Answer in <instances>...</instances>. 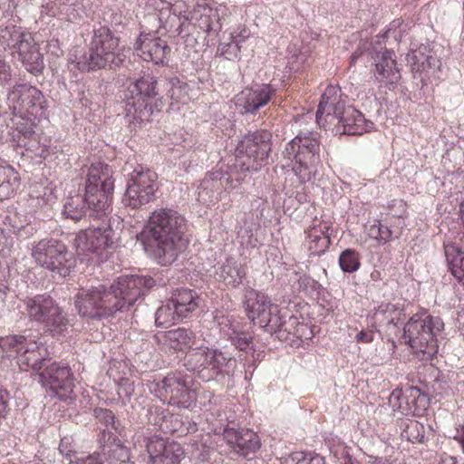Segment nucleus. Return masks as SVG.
<instances>
[{
	"mask_svg": "<svg viewBox=\"0 0 464 464\" xmlns=\"http://www.w3.org/2000/svg\"><path fill=\"white\" fill-rule=\"evenodd\" d=\"M154 285L155 280L150 276H122L109 286L99 285L81 289L75 296V308L82 317L108 318L133 305Z\"/></svg>",
	"mask_w": 464,
	"mask_h": 464,
	"instance_id": "obj_1",
	"label": "nucleus"
},
{
	"mask_svg": "<svg viewBox=\"0 0 464 464\" xmlns=\"http://www.w3.org/2000/svg\"><path fill=\"white\" fill-rule=\"evenodd\" d=\"M146 6L148 22L158 20L170 36H178L183 33L188 34L190 26L208 34H215L220 29L217 10L207 5H198L189 14H187V5L183 1L171 5L165 0H148Z\"/></svg>",
	"mask_w": 464,
	"mask_h": 464,
	"instance_id": "obj_2",
	"label": "nucleus"
},
{
	"mask_svg": "<svg viewBox=\"0 0 464 464\" xmlns=\"http://www.w3.org/2000/svg\"><path fill=\"white\" fill-rule=\"evenodd\" d=\"M186 226V218L173 208H157L150 215L144 231L155 244L154 256L161 266L173 263L185 248Z\"/></svg>",
	"mask_w": 464,
	"mask_h": 464,
	"instance_id": "obj_3",
	"label": "nucleus"
},
{
	"mask_svg": "<svg viewBox=\"0 0 464 464\" xmlns=\"http://www.w3.org/2000/svg\"><path fill=\"white\" fill-rule=\"evenodd\" d=\"M317 124L335 134L362 135L370 131L373 123L353 106L347 104L341 90L328 86L321 97L316 111Z\"/></svg>",
	"mask_w": 464,
	"mask_h": 464,
	"instance_id": "obj_4",
	"label": "nucleus"
},
{
	"mask_svg": "<svg viewBox=\"0 0 464 464\" xmlns=\"http://www.w3.org/2000/svg\"><path fill=\"white\" fill-rule=\"evenodd\" d=\"M246 304L248 318L277 339L286 341L291 334L305 340L313 337V331L307 324L299 323L297 317L289 316L285 320L279 306L265 293L248 291Z\"/></svg>",
	"mask_w": 464,
	"mask_h": 464,
	"instance_id": "obj_5",
	"label": "nucleus"
},
{
	"mask_svg": "<svg viewBox=\"0 0 464 464\" xmlns=\"http://www.w3.org/2000/svg\"><path fill=\"white\" fill-rule=\"evenodd\" d=\"M444 328L439 316L413 315L404 325L403 337L421 361L431 360L438 353L437 334Z\"/></svg>",
	"mask_w": 464,
	"mask_h": 464,
	"instance_id": "obj_6",
	"label": "nucleus"
},
{
	"mask_svg": "<svg viewBox=\"0 0 464 464\" xmlns=\"http://www.w3.org/2000/svg\"><path fill=\"white\" fill-rule=\"evenodd\" d=\"M24 304L29 320L41 325L44 333L53 337L64 335L72 325L67 313L47 294L26 297Z\"/></svg>",
	"mask_w": 464,
	"mask_h": 464,
	"instance_id": "obj_7",
	"label": "nucleus"
},
{
	"mask_svg": "<svg viewBox=\"0 0 464 464\" xmlns=\"http://www.w3.org/2000/svg\"><path fill=\"white\" fill-rule=\"evenodd\" d=\"M0 348L6 357L16 359L22 371L38 372L49 357L46 346L32 334L1 337Z\"/></svg>",
	"mask_w": 464,
	"mask_h": 464,
	"instance_id": "obj_8",
	"label": "nucleus"
},
{
	"mask_svg": "<svg viewBox=\"0 0 464 464\" xmlns=\"http://www.w3.org/2000/svg\"><path fill=\"white\" fill-rule=\"evenodd\" d=\"M0 45L4 50H9L14 57L17 55L31 73L37 74L44 69V56L32 34L25 29L15 25L5 26L0 32Z\"/></svg>",
	"mask_w": 464,
	"mask_h": 464,
	"instance_id": "obj_9",
	"label": "nucleus"
},
{
	"mask_svg": "<svg viewBox=\"0 0 464 464\" xmlns=\"http://www.w3.org/2000/svg\"><path fill=\"white\" fill-rule=\"evenodd\" d=\"M119 39L105 26L93 31L89 53L75 56L72 63L81 71L102 69L115 62Z\"/></svg>",
	"mask_w": 464,
	"mask_h": 464,
	"instance_id": "obj_10",
	"label": "nucleus"
},
{
	"mask_svg": "<svg viewBox=\"0 0 464 464\" xmlns=\"http://www.w3.org/2000/svg\"><path fill=\"white\" fill-rule=\"evenodd\" d=\"M319 149L318 140L311 133L299 134L286 144L284 153L293 158V170L301 182L309 181L314 175L320 162Z\"/></svg>",
	"mask_w": 464,
	"mask_h": 464,
	"instance_id": "obj_11",
	"label": "nucleus"
},
{
	"mask_svg": "<svg viewBox=\"0 0 464 464\" xmlns=\"http://www.w3.org/2000/svg\"><path fill=\"white\" fill-rule=\"evenodd\" d=\"M31 256L34 262L62 277L74 266L72 254L66 246L53 238H44L33 246Z\"/></svg>",
	"mask_w": 464,
	"mask_h": 464,
	"instance_id": "obj_12",
	"label": "nucleus"
},
{
	"mask_svg": "<svg viewBox=\"0 0 464 464\" xmlns=\"http://www.w3.org/2000/svg\"><path fill=\"white\" fill-rule=\"evenodd\" d=\"M272 134L265 130L246 134L236 149L237 165L245 171H256L271 150Z\"/></svg>",
	"mask_w": 464,
	"mask_h": 464,
	"instance_id": "obj_13",
	"label": "nucleus"
},
{
	"mask_svg": "<svg viewBox=\"0 0 464 464\" xmlns=\"http://www.w3.org/2000/svg\"><path fill=\"white\" fill-rule=\"evenodd\" d=\"M126 96V112L134 121H149L152 114L151 101L157 96V81L148 74L130 82Z\"/></svg>",
	"mask_w": 464,
	"mask_h": 464,
	"instance_id": "obj_14",
	"label": "nucleus"
},
{
	"mask_svg": "<svg viewBox=\"0 0 464 464\" xmlns=\"http://www.w3.org/2000/svg\"><path fill=\"white\" fill-rule=\"evenodd\" d=\"M158 385L164 396L169 397L170 404L182 408L191 407L198 397L208 399L209 402L214 397L209 391H202L199 395L193 378L180 372L167 375Z\"/></svg>",
	"mask_w": 464,
	"mask_h": 464,
	"instance_id": "obj_15",
	"label": "nucleus"
},
{
	"mask_svg": "<svg viewBox=\"0 0 464 464\" xmlns=\"http://www.w3.org/2000/svg\"><path fill=\"white\" fill-rule=\"evenodd\" d=\"M90 227L80 232L73 240L79 256H85L88 260L90 255H95L98 257L102 256V252L111 246L113 241V230L111 229L110 220L102 219L99 221L90 220Z\"/></svg>",
	"mask_w": 464,
	"mask_h": 464,
	"instance_id": "obj_16",
	"label": "nucleus"
},
{
	"mask_svg": "<svg viewBox=\"0 0 464 464\" xmlns=\"http://www.w3.org/2000/svg\"><path fill=\"white\" fill-rule=\"evenodd\" d=\"M157 179L155 171L144 170L142 167L135 169L127 183L123 198L125 205L138 208L153 200L158 188Z\"/></svg>",
	"mask_w": 464,
	"mask_h": 464,
	"instance_id": "obj_17",
	"label": "nucleus"
},
{
	"mask_svg": "<svg viewBox=\"0 0 464 464\" xmlns=\"http://www.w3.org/2000/svg\"><path fill=\"white\" fill-rule=\"evenodd\" d=\"M7 104L13 114L40 118L44 113L45 101L42 92L27 83L13 86L7 95Z\"/></svg>",
	"mask_w": 464,
	"mask_h": 464,
	"instance_id": "obj_18",
	"label": "nucleus"
},
{
	"mask_svg": "<svg viewBox=\"0 0 464 464\" xmlns=\"http://www.w3.org/2000/svg\"><path fill=\"white\" fill-rule=\"evenodd\" d=\"M35 119L33 116L14 114L10 140L15 147L24 148L44 160L51 159L52 148L41 145L34 130Z\"/></svg>",
	"mask_w": 464,
	"mask_h": 464,
	"instance_id": "obj_19",
	"label": "nucleus"
},
{
	"mask_svg": "<svg viewBox=\"0 0 464 464\" xmlns=\"http://www.w3.org/2000/svg\"><path fill=\"white\" fill-rule=\"evenodd\" d=\"M169 34L160 26L156 31L141 33L135 43V52L138 56L146 62L155 64L164 63L170 52L167 42L162 40L160 34Z\"/></svg>",
	"mask_w": 464,
	"mask_h": 464,
	"instance_id": "obj_20",
	"label": "nucleus"
},
{
	"mask_svg": "<svg viewBox=\"0 0 464 464\" xmlns=\"http://www.w3.org/2000/svg\"><path fill=\"white\" fill-rule=\"evenodd\" d=\"M407 63L410 64L415 78H420L426 84L432 78H439L437 73L441 62L436 53L426 45H420L407 54Z\"/></svg>",
	"mask_w": 464,
	"mask_h": 464,
	"instance_id": "obj_21",
	"label": "nucleus"
},
{
	"mask_svg": "<svg viewBox=\"0 0 464 464\" xmlns=\"http://www.w3.org/2000/svg\"><path fill=\"white\" fill-rule=\"evenodd\" d=\"M40 380L43 386L53 391L61 399L66 398L74 386L71 369L58 362L46 367L40 373Z\"/></svg>",
	"mask_w": 464,
	"mask_h": 464,
	"instance_id": "obj_22",
	"label": "nucleus"
},
{
	"mask_svg": "<svg viewBox=\"0 0 464 464\" xmlns=\"http://www.w3.org/2000/svg\"><path fill=\"white\" fill-rule=\"evenodd\" d=\"M276 92L271 84L255 85L237 94L234 102L241 113L255 114L270 102Z\"/></svg>",
	"mask_w": 464,
	"mask_h": 464,
	"instance_id": "obj_23",
	"label": "nucleus"
},
{
	"mask_svg": "<svg viewBox=\"0 0 464 464\" xmlns=\"http://www.w3.org/2000/svg\"><path fill=\"white\" fill-rule=\"evenodd\" d=\"M223 439L232 452L247 458L258 451L261 442L258 435L246 428H225Z\"/></svg>",
	"mask_w": 464,
	"mask_h": 464,
	"instance_id": "obj_24",
	"label": "nucleus"
},
{
	"mask_svg": "<svg viewBox=\"0 0 464 464\" xmlns=\"http://www.w3.org/2000/svg\"><path fill=\"white\" fill-rule=\"evenodd\" d=\"M146 448L151 464H180L184 458L179 442L156 436L149 439Z\"/></svg>",
	"mask_w": 464,
	"mask_h": 464,
	"instance_id": "obj_25",
	"label": "nucleus"
},
{
	"mask_svg": "<svg viewBox=\"0 0 464 464\" xmlns=\"http://www.w3.org/2000/svg\"><path fill=\"white\" fill-rule=\"evenodd\" d=\"M154 338L163 350L177 353L192 349L196 335L190 329L179 327L166 332H158Z\"/></svg>",
	"mask_w": 464,
	"mask_h": 464,
	"instance_id": "obj_26",
	"label": "nucleus"
},
{
	"mask_svg": "<svg viewBox=\"0 0 464 464\" xmlns=\"http://www.w3.org/2000/svg\"><path fill=\"white\" fill-rule=\"evenodd\" d=\"M393 52L385 49L377 53L375 61V79L381 85L389 86L390 89L394 87L401 79V73L396 65Z\"/></svg>",
	"mask_w": 464,
	"mask_h": 464,
	"instance_id": "obj_27",
	"label": "nucleus"
},
{
	"mask_svg": "<svg viewBox=\"0 0 464 464\" xmlns=\"http://www.w3.org/2000/svg\"><path fill=\"white\" fill-rule=\"evenodd\" d=\"M113 191H105L102 188H85L83 198L89 209V217L93 221L109 219L108 214L111 204Z\"/></svg>",
	"mask_w": 464,
	"mask_h": 464,
	"instance_id": "obj_28",
	"label": "nucleus"
},
{
	"mask_svg": "<svg viewBox=\"0 0 464 464\" xmlns=\"http://www.w3.org/2000/svg\"><path fill=\"white\" fill-rule=\"evenodd\" d=\"M329 230V225L321 221L305 230V246L310 256L324 254L331 244Z\"/></svg>",
	"mask_w": 464,
	"mask_h": 464,
	"instance_id": "obj_29",
	"label": "nucleus"
},
{
	"mask_svg": "<svg viewBox=\"0 0 464 464\" xmlns=\"http://www.w3.org/2000/svg\"><path fill=\"white\" fill-rule=\"evenodd\" d=\"M112 173L111 168L107 164L102 162L92 164L88 169L85 188H102L105 191H113Z\"/></svg>",
	"mask_w": 464,
	"mask_h": 464,
	"instance_id": "obj_30",
	"label": "nucleus"
},
{
	"mask_svg": "<svg viewBox=\"0 0 464 464\" xmlns=\"http://www.w3.org/2000/svg\"><path fill=\"white\" fill-rule=\"evenodd\" d=\"M56 196L54 188L51 182L45 180L34 183L30 187L28 207L33 210L43 208L53 205L55 202Z\"/></svg>",
	"mask_w": 464,
	"mask_h": 464,
	"instance_id": "obj_31",
	"label": "nucleus"
},
{
	"mask_svg": "<svg viewBox=\"0 0 464 464\" xmlns=\"http://www.w3.org/2000/svg\"><path fill=\"white\" fill-rule=\"evenodd\" d=\"M246 275V266L234 258H227L216 271L218 280L231 287L238 286Z\"/></svg>",
	"mask_w": 464,
	"mask_h": 464,
	"instance_id": "obj_32",
	"label": "nucleus"
},
{
	"mask_svg": "<svg viewBox=\"0 0 464 464\" xmlns=\"http://www.w3.org/2000/svg\"><path fill=\"white\" fill-rule=\"evenodd\" d=\"M181 318L188 317L198 307L199 297L197 293L190 289H179L169 299Z\"/></svg>",
	"mask_w": 464,
	"mask_h": 464,
	"instance_id": "obj_33",
	"label": "nucleus"
},
{
	"mask_svg": "<svg viewBox=\"0 0 464 464\" xmlns=\"http://www.w3.org/2000/svg\"><path fill=\"white\" fill-rule=\"evenodd\" d=\"M232 360L229 354H226L218 349H210L208 347L206 360V373H201V379L208 382L216 378L223 367L227 366Z\"/></svg>",
	"mask_w": 464,
	"mask_h": 464,
	"instance_id": "obj_34",
	"label": "nucleus"
},
{
	"mask_svg": "<svg viewBox=\"0 0 464 464\" xmlns=\"http://www.w3.org/2000/svg\"><path fill=\"white\" fill-rule=\"evenodd\" d=\"M3 223L10 233L17 236L20 239H27L35 232L34 226L16 211H8Z\"/></svg>",
	"mask_w": 464,
	"mask_h": 464,
	"instance_id": "obj_35",
	"label": "nucleus"
},
{
	"mask_svg": "<svg viewBox=\"0 0 464 464\" xmlns=\"http://www.w3.org/2000/svg\"><path fill=\"white\" fill-rule=\"evenodd\" d=\"M248 38V34L245 29L239 32L235 31L230 34L227 41L219 44L218 53L227 60H237L240 58L242 44Z\"/></svg>",
	"mask_w": 464,
	"mask_h": 464,
	"instance_id": "obj_36",
	"label": "nucleus"
},
{
	"mask_svg": "<svg viewBox=\"0 0 464 464\" xmlns=\"http://www.w3.org/2000/svg\"><path fill=\"white\" fill-rule=\"evenodd\" d=\"M218 324L221 325V331L237 349L246 351L252 346V336L247 333L239 332L227 317H223Z\"/></svg>",
	"mask_w": 464,
	"mask_h": 464,
	"instance_id": "obj_37",
	"label": "nucleus"
},
{
	"mask_svg": "<svg viewBox=\"0 0 464 464\" xmlns=\"http://www.w3.org/2000/svg\"><path fill=\"white\" fill-rule=\"evenodd\" d=\"M406 399L409 409V415L420 416L429 405V398L420 388L409 386L406 388Z\"/></svg>",
	"mask_w": 464,
	"mask_h": 464,
	"instance_id": "obj_38",
	"label": "nucleus"
},
{
	"mask_svg": "<svg viewBox=\"0 0 464 464\" xmlns=\"http://www.w3.org/2000/svg\"><path fill=\"white\" fill-rule=\"evenodd\" d=\"M393 205L398 206V213L388 214L383 222L387 224L389 229L392 232V236L397 239L402 235L403 229L406 227V204L403 200H396L393 202Z\"/></svg>",
	"mask_w": 464,
	"mask_h": 464,
	"instance_id": "obj_39",
	"label": "nucleus"
},
{
	"mask_svg": "<svg viewBox=\"0 0 464 464\" xmlns=\"http://www.w3.org/2000/svg\"><path fill=\"white\" fill-rule=\"evenodd\" d=\"M445 256L451 274L464 285V256L452 245L444 246Z\"/></svg>",
	"mask_w": 464,
	"mask_h": 464,
	"instance_id": "obj_40",
	"label": "nucleus"
},
{
	"mask_svg": "<svg viewBox=\"0 0 464 464\" xmlns=\"http://www.w3.org/2000/svg\"><path fill=\"white\" fill-rule=\"evenodd\" d=\"M86 213V203L83 196L76 194L69 197L63 206V215L72 220L81 219Z\"/></svg>",
	"mask_w": 464,
	"mask_h": 464,
	"instance_id": "obj_41",
	"label": "nucleus"
},
{
	"mask_svg": "<svg viewBox=\"0 0 464 464\" xmlns=\"http://www.w3.org/2000/svg\"><path fill=\"white\" fill-rule=\"evenodd\" d=\"M207 352L208 347L204 346L192 349V351L187 354L184 363L188 370L198 372L200 378L203 371L206 373Z\"/></svg>",
	"mask_w": 464,
	"mask_h": 464,
	"instance_id": "obj_42",
	"label": "nucleus"
},
{
	"mask_svg": "<svg viewBox=\"0 0 464 464\" xmlns=\"http://www.w3.org/2000/svg\"><path fill=\"white\" fill-rule=\"evenodd\" d=\"M182 319L178 315V311L170 300H168L160 306L155 314L156 325L167 326L175 323L176 320Z\"/></svg>",
	"mask_w": 464,
	"mask_h": 464,
	"instance_id": "obj_43",
	"label": "nucleus"
},
{
	"mask_svg": "<svg viewBox=\"0 0 464 464\" xmlns=\"http://www.w3.org/2000/svg\"><path fill=\"white\" fill-rule=\"evenodd\" d=\"M339 266L344 273H353L361 266L359 254L353 249H345L339 256Z\"/></svg>",
	"mask_w": 464,
	"mask_h": 464,
	"instance_id": "obj_44",
	"label": "nucleus"
},
{
	"mask_svg": "<svg viewBox=\"0 0 464 464\" xmlns=\"http://www.w3.org/2000/svg\"><path fill=\"white\" fill-rule=\"evenodd\" d=\"M103 454L108 455V464H125L130 460V452L127 447L116 442L109 447Z\"/></svg>",
	"mask_w": 464,
	"mask_h": 464,
	"instance_id": "obj_45",
	"label": "nucleus"
},
{
	"mask_svg": "<svg viewBox=\"0 0 464 464\" xmlns=\"http://www.w3.org/2000/svg\"><path fill=\"white\" fill-rule=\"evenodd\" d=\"M397 313V308L394 304L382 302L372 311V318L375 321H380L387 324L393 323L396 317L394 314Z\"/></svg>",
	"mask_w": 464,
	"mask_h": 464,
	"instance_id": "obj_46",
	"label": "nucleus"
},
{
	"mask_svg": "<svg viewBox=\"0 0 464 464\" xmlns=\"http://www.w3.org/2000/svg\"><path fill=\"white\" fill-rule=\"evenodd\" d=\"M403 432L408 440L413 443H423L425 441V427L422 423L415 420L408 421Z\"/></svg>",
	"mask_w": 464,
	"mask_h": 464,
	"instance_id": "obj_47",
	"label": "nucleus"
},
{
	"mask_svg": "<svg viewBox=\"0 0 464 464\" xmlns=\"http://www.w3.org/2000/svg\"><path fill=\"white\" fill-rule=\"evenodd\" d=\"M406 399V389L394 390L389 397V404L394 411H398L402 415H409V409Z\"/></svg>",
	"mask_w": 464,
	"mask_h": 464,
	"instance_id": "obj_48",
	"label": "nucleus"
},
{
	"mask_svg": "<svg viewBox=\"0 0 464 464\" xmlns=\"http://www.w3.org/2000/svg\"><path fill=\"white\" fill-rule=\"evenodd\" d=\"M94 415L97 420L102 422L107 429L111 427L116 432L121 434V429L120 423L115 421V417L111 410L97 408L94 410Z\"/></svg>",
	"mask_w": 464,
	"mask_h": 464,
	"instance_id": "obj_49",
	"label": "nucleus"
},
{
	"mask_svg": "<svg viewBox=\"0 0 464 464\" xmlns=\"http://www.w3.org/2000/svg\"><path fill=\"white\" fill-rule=\"evenodd\" d=\"M20 185L19 175L14 176L7 181L0 183V200H5L13 197Z\"/></svg>",
	"mask_w": 464,
	"mask_h": 464,
	"instance_id": "obj_50",
	"label": "nucleus"
},
{
	"mask_svg": "<svg viewBox=\"0 0 464 464\" xmlns=\"http://www.w3.org/2000/svg\"><path fill=\"white\" fill-rule=\"evenodd\" d=\"M134 392V383L128 378H121L118 383V395L121 398H130Z\"/></svg>",
	"mask_w": 464,
	"mask_h": 464,
	"instance_id": "obj_51",
	"label": "nucleus"
},
{
	"mask_svg": "<svg viewBox=\"0 0 464 464\" xmlns=\"http://www.w3.org/2000/svg\"><path fill=\"white\" fill-rule=\"evenodd\" d=\"M291 464H325L324 459L319 455L315 456H304L297 454L291 459Z\"/></svg>",
	"mask_w": 464,
	"mask_h": 464,
	"instance_id": "obj_52",
	"label": "nucleus"
},
{
	"mask_svg": "<svg viewBox=\"0 0 464 464\" xmlns=\"http://www.w3.org/2000/svg\"><path fill=\"white\" fill-rule=\"evenodd\" d=\"M12 67L11 65L0 56V85L3 86L8 83L12 79Z\"/></svg>",
	"mask_w": 464,
	"mask_h": 464,
	"instance_id": "obj_53",
	"label": "nucleus"
},
{
	"mask_svg": "<svg viewBox=\"0 0 464 464\" xmlns=\"http://www.w3.org/2000/svg\"><path fill=\"white\" fill-rule=\"evenodd\" d=\"M377 331V327L374 324L371 325V328L367 330L360 331L356 336L355 341L362 343H370L374 339V334Z\"/></svg>",
	"mask_w": 464,
	"mask_h": 464,
	"instance_id": "obj_54",
	"label": "nucleus"
},
{
	"mask_svg": "<svg viewBox=\"0 0 464 464\" xmlns=\"http://www.w3.org/2000/svg\"><path fill=\"white\" fill-rule=\"evenodd\" d=\"M19 175L5 160L0 159V183Z\"/></svg>",
	"mask_w": 464,
	"mask_h": 464,
	"instance_id": "obj_55",
	"label": "nucleus"
},
{
	"mask_svg": "<svg viewBox=\"0 0 464 464\" xmlns=\"http://www.w3.org/2000/svg\"><path fill=\"white\" fill-rule=\"evenodd\" d=\"M74 464H104L100 453H93L86 458L75 459Z\"/></svg>",
	"mask_w": 464,
	"mask_h": 464,
	"instance_id": "obj_56",
	"label": "nucleus"
},
{
	"mask_svg": "<svg viewBox=\"0 0 464 464\" xmlns=\"http://www.w3.org/2000/svg\"><path fill=\"white\" fill-rule=\"evenodd\" d=\"M218 183L213 182L208 179H205L198 187V197L200 199L206 201L205 194H208V189H212L218 187Z\"/></svg>",
	"mask_w": 464,
	"mask_h": 464,
	"instance_id": "obj_57",
	"label": "nucleus"
},
{
	"mask_svg": "<svg viewBox=\"0 0 464 464\" xmlns=\"http://www.w3.org/2000/svg\"><path fill=\"white\" fill-rule=\"evenodd\" d=\"M380 234H381V245H384L389 241L394 240L392 232L389 229L385 222L380 221Z\"/></svg>",
	"mask_w": 464,
	"mask_h": 464,
	"instance_id": "obj_58",
	"label": "nucleus"
},
{
	"mask_svg": "<svg viewBox=\"0 0 464 464\" xmlns=\"http://www.w3.org/2000/svg\"><path fill=\"white\" fill-rule=\"evenodd\" d=\"M452 439L460 445L461 451L464 454V421L456 425Z\"/></svg>",
	"mask_w": 464,
	"mask_h": 464,
	"instance_id": "obj_59",
	"label": "nucleus"
},
{
	"mask_svg": "<svg viewBox=\"0 0 464 464\" xmlns=\"http://www.w3.org/2000/svg\"><path fill=\"white\" fill-rule=\"evenodd\" d=\"M367 234L381 245L380 220H374L373 224L367 227Z\"/></svg>",
	"mask_w": 464,
	"mask_h": 464,
	"instance_id": "obj_60",
	"label": "nucleus"
},
{
	"mask_svg": "<svg viewBox=\"0 0 464 464\" xmlns=\"http://www.w3.org/2000/svg\"><path fill=\"white\" fill-rule=\"evenodd\" d=\"M68 444V439L63 438L61 440L59 450L60 452L65 456V458L69 460L70 463H73L75 460L72 459V457L75 455L74 453L72 454V450H68L67 448Z\"/></svg>",
	"mask_w": 464,
	"mask_h": 464,
	"instance_id": "obj_61",
	"label": "nucleus"
},
{
	"mask_svg": "<svg viewBox=\"0 0 464 464\" xmlns=\"http://www.w3.org/2000/svg\"><path fill=\"white\" fill-rule=\"evenodd\" d=\"M8 401V393L0 388V418L6 411Z\"/></svg>",
	"mask_w": 464,
	"mask_h": 464,
	"instance_id": "obj_62",
	"label": "nucleus"
},
{
	"mask_svg": "<svg viewBox=\"0 0 464 464\" xmlns=\"http://www.w3.org/2000/svg\"><path fill=\"white\" fill-rule=\"evenodd\" d=\"M456 319L459 322V325L464 326V308H462L461 310H459L457 313V318Z\"/></svg>",
	"mask_w": 464,
	"mask_h": 464,
	"instance_id": "obj_63",
	"label": "nucleus"
},
{
	"mask_svg": "<svg viewBox=\"0 0 464 464\" xmlns=\"http://www.w3.org/2000/svg\"><path fill=\"white\" fill-rule=\"evenodd\" d=\"M443 464H457V459L452 456H446L444 459H442Z\"/></svg>",
	"mask_w": 464,
	"mask_h": 464,
	"instance_id": "obj_64",
	"label": "nucleus"
}]
</instances>
